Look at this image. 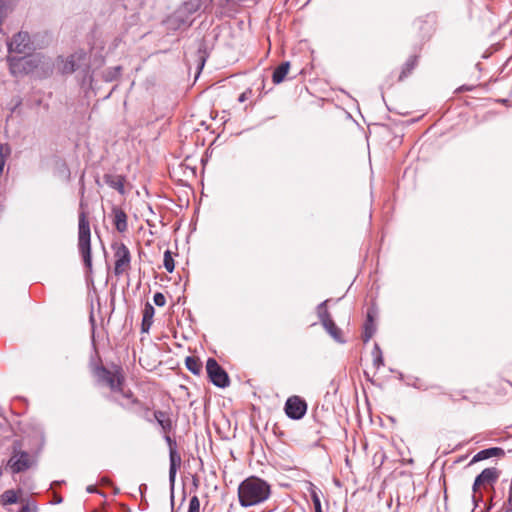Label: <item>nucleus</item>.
I'll return each instance as SVG.
<instances>
[{
    "instance_id": "nucleus-1",
    "label": "nucleus",
    "mask_w": 512,
    "mask_h": 512,
    "mask_svg": "<svg viewBox=\"0 0 512 512\" xmlns=\"http://www.w3.org/2000/svg\"><path fill=\"white\" fill-rule=\"evenodd\" d=\"M271 494L268 482H240L238 499L242 507L258 505L266 501Z\"/></svg>"
},
{
    "instance_id": "nucleus-2",
    "label": "nucleus",
    "mask_w": 512,
    "mask_h": 512,
    "mask_svg": "<svg viewBox=\"0 0 512 512\" xmlns=\"http://www.w3.org/2000/svg\"><path fill=\"white\" fill-rule=\"evenodd\" d=\"M63 62V66L60 69L62 74H71L75 71L82 73V82L85 84L89 82L91 84L93 77L91 74V67L88 62L87 53L84 50H78L68 56L66 59L60 58Z\"/></svg>"
},
{
    "instance_id": "nucleus-3",
    "label": "nucleus",
    "mask_w": 512,
    "mask_h": 512,
    "mask_svg": "<svg viewBox=\"0 0 512 512\" xmlns=\"http://www.w3.org/2000/svg\"><path fill=\"white\" fill-rule=\"evenodd\" d=\"M78 249L82 256L85 267L88 270L92 269V256H91V231L90 224L86 219L84 212L79 215L78 226Z\"/></svg>"
},
{
    "instance_id": "nucleus-4",
    "label": "nucleus",
    "mask_w": 512,
    "mask_h": 512,
    "mask_svg": "<svg viewBox=\"0 0 512 512\" xmlns=\"http://www.w3.org/2000/svg\"><path fill=\"white\" fill-rule=\"evenodd\" d=\"M97 377L99 381L105 383L113 393L122 392L125 376L121 366H114L113 370L101 366L97 369Z\"/></svg>"
},
{
    "instance_id": "nucleus-5",
    "label": "nucleus",
    "mask_w": 512,
    "mask_h": 512,
    "mask_svg": "<svg viewBox=\"0 0 512 512\" xmlns=\"http://www.w3.org/2000/svg\"><path fill=\"white\" fill-rule=\"evenodd\" d=\"M6 61L14 77L28 75L38 67V60L31 57L7 56Z\"/></svg>"
},
{
    "instance_id": "nucleus-6",
    "label": "nucleus",
    "mask_w": 512,
    "mask_h": 512,
    "mask_svg": "<svg viewBox=\"0 0 512 512\" xmlns=\"http://www.w3.org/2000/svg\"><path fill=\"white\" fill-rule=\"evenodd\" d=\"M114 251V274L121 276L128 268H130L131 253L128 247L122 242H114L111 245Z\"/></svg>"
},
{
    "instance_id": "nucleus-7",
    "label": "nucleus",
    "mask_w": 512,
    "mask_h": 512,
    "mask_svg": "<svg viewBox=\"0 0 512 512\" xmlns=\"http://www.w3.org/2000/svg\"><path fill=\"white\" fill-rule=\"evenodd\" d=\"M206 371L209 380L219 388H226L230 384L228 373L222 368L214 358H208L206 362Z\"/></svg>"
},
{
    "instance_id": "nucleus-8",
    "label": "nucleus",
    "mask_w": 512,
    "mask_h": 512,
    "mask_svg": "<svg viewBox=\"0 0 512 512\" xmlns=\"http://www.w3.org/2000/svg\"><path fill=\"white\" fill-rule=\"evenodd\" d=\"M8 51L17 54H28L34 50V45L31 41L28 32L20 31L7 42Z\"/></svg>"
},
{
    "instance_id": "nucleus-9",
    "label": "nucleus",
    "mask_w": 512,
    "mask_h": 512,
    "mask_svg": "<svg viewBox=\"0 0 512 512\" xmlns=\"http://www.w3.org/2000/svg\"><path fill=\"white\" fill-rule=\"evenodd\" d=\"M121 394L123 400L118 399L114 396H109L108 399L120 405L123 409L131 413H139L140 409L148 411V407L144 405L138 398H136L131 390L118 392Z\"/></svg>"
},
{
    "instance_id": "nucleus-10",
    "label": "nucleus",
    "mask_w": 512,
    "mask_h": 512,
    "mask_svg": "<svg viewBox=\"0 0 512 512\" xmlns=\"http://www.w3.org/2000/svg\"><path fill=\"white\" fill-rule=\"evenodd\" d=\"M307 408L306 401L297 395L290 396L284 406L287 417L292 420L302 419L307 412Z\"/></svg>"
},
{
    "instance_id": "nucleus-11",
    "label": "nucleus",
    "mask_w": 512,
    "mask_h": 512,
    "mask_svg": "<svg viewBox=\"0 0 512 512\" xmlns=\"http://www.w3.org/2000/svg\"><path fill=\"white\" fill-rule=\"evenodd\" d=\"M164 439L169 447V480H175L177 470L181 465V456L177 451V443L175 439L171 438L168 433L164 435Z\"/></svg>"
},
{
    "instance_id": "nucleus-12",
    "label": "nucleus",
    "mask_w": 512,
    "mask_h": 512,
    "mask_svg": "<svg viewBox=\"0 0 512 512\" xmlns=\"http://www.w3.org/2000/svg\"><path fill=\"white\" fill-rule=\"evenodd\" d=\"M31 466L30 455L27 452L14 454L8 461L5 470L11 473H19L29 469Z\"/></svg>"
},
{
    "instance_id": "nucleus-13",
    "label": "nucleus",
    "mask_w": 512,
    "mask_h": 512,
    "mask_svg": "<svg viewBox=\"0 0 512 512\" xmlns=\"http://www.w3.org/2000/svg\"><path fill=\"white\" fill-rule=\"evenodd\" d=\"M200 9V0H189L182 4V6L176 11L171 21L177 23V27L186 24V20L183 18L184 14L191 15Z\"/></svg>"
},
{
    "instance_id": "nucleus-14",
    "label": "nucleus",
    "mask_w": 512,
    "mask_h": 512,
    "mask_svg": "<svg viewBox=\"0 0 512 512\" xmlns=\"http://www.w3.org/2000/svg\"><path fill=\"white\" fill-rule=\"evenodd\" d=\"M377 315V309L371 306L367 310V316L364 323V332L362 339L364 343H368L376 332L375 317Z\"/></svg>"
},
{
    "instance_id": "nucleus-15",
    "label": "nucleus",
    "mask_w": 512,
    "mask_h": 512,
    "mask_svg": "<svg viewBox=\"0 0 512 512\" xmlns=\"http://www.w3.org/2000/svg\"><path fill=\"white\" fill-rule=\"evenodd\" d=\"M113 224L119 233H124L128 229L127 214L119 206L113 205L112 209Z\"/></svg>"
},
{
    "instance_id": "nucleus-16",
    "label": "nucleus",
    "mask_w": 512,
    "mask_h": 512,
    "mask_svg": "<svg viewBox=\"0 0 512 512\" xmlns=\"http://www.w3.org/2000/svg\"><path fill=\"white\" fill-rule=\"evenodd\" d=\"M125 176L123 175H114L110 173H106L103 176V181L106 185H108L110 188L117 190L121 195L125 194Z\"/></svg>"
},
{
    "instance_id": "nucleus-17",
    "label": "nucleus",
    "mask_w": 512,
    "mask_h": 512,
    "mask_svg": "<svg viewBox=\"0 0 512 512\" xmlns=\"http://www.w3.org/2000/svg\"><path fill=\"white\" fill-rule=\"evenodd\" d=\"M504 454H505L504 450L500 447H490V448L483 449L473 456L472 460L470 461V463L468 464L467 467H470L472 464H474L476 462H479V461H482L485 459H489V458L495 457V456H503Z\"/></svg>"
},
{
    "instance_id": "nucleus-18",
    "label": "nucleus",
    "mask_w": 512,
    "mask_h": 512,
    "mask_svg": "<svg viewBox=\"0 0 512 512\" xmlns=\"http://www.w3.org/2000/svg\"><path fill=\"white\" fill-rule=\"evenodd\" d=\"M326 332L338 343L344 344L346 340L342 336L341 329L335 324V322L331 320H326L325 323L322 324Z\"/></svg>"
},
{
    "instance_id": "nucleus-19",
    "label": "nucleus",
    "mask_w": 512,
    "mask_h": 512,
    "mask_svg": "<svg viewBox=\"0 0 512 512\" xmlns=\"http://www.w3.org/2000/svg\"><path fill=\"white\" fill-rule=\"evenodd\" d=\"M308 484L309 486L307 488V491L313 502L315 512H323L320 500L321 496L323 495L321 489L315 486L313 482H308Z\"/></svg>"
},
{
    "instance_id": "nucleus-20",
    "label": "nucleus",
    "mask_w": 512,
    "mask_h": 512,
    "mask_svg": "<svg viewBox=\"0 0 512 512\" xmlns=\"http://www.w3.org/2000/svg\"><path fill=\"white\" fill-rule=\"evenodd\" d=\"M155 310L154 307L150 303H146L144 310H143V318L141 323V331L142 332H148L152 323H153V316H154Z\"/></svg>"
},
{
    "instance_id": "nucleus-21",
    "label": "nucleus",
    "mask_w": 512,
    "mask_h": 512,
    "mask_svg": "<svg viewBox=\"0 0 512 512\" xmlns=\"http://www.w3.org/2000/svg\"><path fill=\"white\" fill-rule=\"evenodd\" d=\"M289 69H290L289 61L282 62L279 66H277L272 74L273 83L280 84L281 82H283L286 75L289 72Z\"/></svg>"
},
{
    "instance_id": "nucleus-22",
    "label": "nucleus",
    "mask_w": 512,
    "mask_h": 512,
    "mask_svg": "<svg viewBox=\"0 0 512 512\" xmlns=\"http://www.w3.org/2000/svg\"><path fill=\"white\" fill-rule=\"evenodd\" d=\"M500 470L496 467H489L482 470L474 480H496L500 477Z\"/></svg>"
},
{
    "instance_id": "nucleus-23",
    "label": "nucleus",
    "mask_w": 512,
    "mask_h": 512,
    "mask_svg": "<svg viewBox=\"0 0 512 512\" xmlns=\"http://www.w3.org/2000/svg\"><path fill=\"white\" fill-rule=\"evenodd\" d=\"M185 366L194 375H199L202 371V363L198 358L187 356L185 359Z\"/></svg>"
},
{
    "instance_id": "nucleus-24",
    "label": "nucleus",
    "mask_w": 512,
    "mask_h": 512,
    "mask_svg": "<svg viewBox=\"0 0 512 512\" xmlns=\"http://www.w3.org/2000/svg\"><path fill=\"white\" fill-rule=\"evenodd\" d=\"M417 59L418 57L416 55H412L406 60L399 76L400 80L406 78L413 71L417 65Z\"/></svg>"
},
{
    "instance_id": "nucleus-25",
    "label": "nucleus",
    "mask_w": 512,
    "mask_h": 512,
    "mask_svg": "<svg viewBox=\"0 0 512 512\" xmlns=\"http://www.w3.org/2000/svg\"><path fill=\"white\" fill-rule=\"evenodd\" d=\"M330 300H324L323 302H321L320 304H318L317 308H316V312H317V316L321 322V324L325 323L326 320H331V316H330V313L327 309V304Z\"/></svg>"
},
{
    "instance_id": "nucleus-26",
    "label": "nucleus",
    "mask_w": 512,
    "mask_h": 512,
    "mask_svg": "<svg viewBox=\"0 0 512 512\" xmlns=\"http://www.w3.org/2000/svg\"><path fill=\"white\" fill-rule=\"evenodd\" d=\"M18 501L17 492L10 489L6 490L0 497V502L2 505L14 504Z\"/></svg>"
},
{
    "instance_id": "nucleus-27",
    "label": "nucleus",
    "mask_w": 512,
    "mask_h": 512,
    "mask_svg": "<svg viewBox=\"0 0 512 512\" xmlns=\"http://www.w3.org/2000/svg\"><path fill=\"white\" fill-rule=\"evenodd\" d=\"M121 66H115V67H111V68H108L105 72H104V80L106 82H112L114 80H116L120 74H121Z\"/></svg>"
},
{
    "instance_id": "nucleus-28",
    "label": "nucleus",
    "mask_w": 512,
    "mask_h": 512,
    "mask_svg": "<svg viewBox=\"0 0 512 512\" xmlns=\"http://www.w3.org/2000/svg\"><path fill=\"white\" fill-rule=\"evenodd\" d=\"M34 440H35V446L37 449H42V447L45 444V434L41 427H37L34 430Z\"/></svg>"
},
{
    "instance_id": "nucleus-29",
    "label": "nucleus",
    "mask_w": 512,
    "mask_h": 512,
    "mask_svg": "<svg viewBox=\"0 0 512 512\" xmlns=\"http://www.w3.org/2000/svg\"><path fill=\"white\" fill-rule=\"evenodd\" d=\"M163 264L167 272L172 273L174 271L175 263L170 250L164 252Z\"/></svg>"
},
{
    "instance_id": "nucleus-30",
    "label": "nucleus",
    "mask_w": 512,
    "mask_h": 512,
    "mask_svg": "<svg viewBox=\"0 0 512 512\" xmlns=\"http://www.w3.org/2000/svg\"><path fill=\"white\" fill-rule=\"evenodd\" d=\"M188 512H200V501L196 495L189 501Z\"/></svg>"
},
{
    "instance_id": "nucleus-31",
    "label": "nucleus",
    "mask_w": 512,
    "mask_h": 512,
    "mask_svg": "<svg viewBox=\"0 0 512 512\" xmlns=\"http://www.w3.org/2000/svg\"><path fill=\"white\" fill-rule=\"evenodd\" d=\"M153 302L156 306L163 307L166 304V298L163 293L156 292L153 296Z\"/></svg>"
},
{
    "instance_id": "nucleus-32",
    "label": "nucleus",
    "mask_w": 512,
    "mask_h": 512,
    "mask_svg": "<svg viewBox=\"0 0 512 512\" xmlns=\"http://www.w3.org/2000/svg\"><path fill=\"white\" fill-rule=\"evenodd\" d=\"M158 425L161 427L165 434L169 433L173 428L172 420L170 418L163 421L159 420Z\"/></svg>"
},
{
    "instance_id": "nucleus-33",
    "label": "nucleus",
    "mask_w": 512,
    "mask_h": 512,
    "mask_svg": "<svg viewBox=\"0 0 512 512\" xmlns=\"http://www.w3.org/2000/svg\"><path fill=\"white\" fill-rule=\"evenodd\" d=\"M20 512H37V505L34 501H27L22 505Z\"/></svg>"
},
{
    "instance_id": "nucleus-34",
    "label": "nucleus",
    "mask_w": 512,
    "mask_h": 512,
    "mask_svg": "<svg viewBox=\"0 0 512 512\" xmlns=\"http://www.w3.org/2000/svg\"><path fill=\"white\" fill-rule=\"evenodd\" d=\"M153 415L157 423L159 420L163 421L170 418L167 412L161 410H156Z\"/></svg>"
},
{
    "instance_id": "nucleus-35",
    "label": "nucleus",
    "mask_w": 512,
    "mask_h": 512,
    "mask_svg": "<svg viewBox=\"0 0 512 512\" xmlns=\"http://www.w3.org/2000/svg\"><path fill=\"white\" fill-rule=\"evenodd\" d=\"M134 490L135 493H132L133 497L136 498L137 494H139L141 498H143L144 493L147 491V485L145 483H142L137 488L135 487Z\"/></svg>"
},
{
    "instance_id": "nucleus-36",
    "label": "nucleus",
    "mask_w": 512,
    "mask_h": 512,
    "mask_svg": "<svg viewBox=\"0 0 512 512\" xmlns=\"http://www.w3.org/2000/svg\"><path fill=\"white\" fill-rule=\"evenodd\" d=\"M373 365L379 369L381 366L384 365V359L383 355H376L373 359Z\"/></svg>"
},
{
    "instance_id": "nucleus-37",
    "label": "nucleus",
    "mask_w": 512,
    "mask_h": 512,
    "mask_svg": "<svg viewBox=\"0 0 512 512\" xmlns=\"http://www.w3.org/2000/svg\"><path fill=\"white\" fill-rule=\"evenodd\" d=\"M492 482H473V492H474V495H473V500L476 501V496H475V493L477 492V490L481 487V486H484L485 484H491Z\"/></svg>"
},
{
    "instance_id": "nucleus-38",
    "label": "nucleus",
    "mask_w": 512,
    "mask_h": 512,
    "mask_svg": "<svg viewBox=\"0 0 512 512\" xmlns=\"http://www.w3.org/2000/svg\"><path fill=\"white\" fill-rule=\"evenodd\" d=\"M250 94H252V90H251V89H247L246 91H244L243 93H241V94L239 95V97H238V101H239L240 103L245 102V101L248 99V97H249V95H250Z\"/></svg>"
},
{
    "instance_id": "nucleus-39",
    "label": "nucleus",
    "mask_w": 512,
    "mask_h": 512,
    "mask_svg": "<svg viewBox=\"0 0 512 512\" xmlns=\"http://www.w3.org/2000/svg\"><path fill=\"white\" fill-rule=\"evenodd\" d=\"M199 64H198V69L199 71H201L204 67V64H205V61H206V57L204 56V53H202V50L199 49Z\"/></svg>"
},
{
    "instance_id": "nucleus-40",
    "label": "nucleus",
    "mask_w": 512,
    "mask_h": 512,
    "mask_svg": "<svg viewBox=\"0 0 512 512\" xmlns=\"http://www.w3.org/2000/svg\"><path fill=\"white\" fill-rule=\"evenodd\" d=\"M149 411H150L149 408H148V411L144 410V409H140L139 413H136V414L143 417L146 421L152 422V419L148 416Z\"/></svg>"
},
{
    "instance_id": "nucleus-41",
    "label": "nucleus",
    "mask_w": 512,
    "mask_h": 512,
    "mask_svg": "<svg viewBox=\"0 0 512 512\" xmlns=\"http://www.w3.org/2000/svg\"><path fill=\"white\" fill-rule=\"evenodd\" d=\"M474 88L475 87L473 85H462L456 89V92L460 93V92H465V91H472V90H474Z\"/></svg>"
},
{
    "instance_id": "nucleus-42",
    "label": "nucleus",
    "mask_w": 512,
    "mask_h": 512,
    "mask_svg": "<svg viewBox=\"0 0 512 512\" xmlns=\"http://www.w3.org/2000/svg\"><path fill=\"white\" fill-rule=\"evenodd\" d=\"M176 482H170V500H171V507H174V488H175ZM172 512H174L172 510Z\"/></svg>"
},
{
    "instance_id": "nucleus-43",
    "label": "nucleus",
    "mask_w": 512,
    "mask_h": 512,
    "mask_svg": "<svg viewBox=\"0 0 512 512\" xmlns=\"http://www.w3.org/2000/svg\"><path fill=\"white\" fill-rule=\"evenodd\" d=\"M3 151H4V146H1L0 147V174H2L3 172V169H4V165H5V159H4V156H3Z\"/></svg>"
},
{
    "instance_id": "nucleus-44",
    "label": "nucleus",
    "mask_w": 512,
    "mask_h": 512,
    "mask_svg": "<svg viewBox=\"0 0 512 512\" xmlns=\"http://www.w3.org/2000/svg\"><path fill=\"white\" fill-rule=\"evenodd\" d=\"M372 355H373V357H375L376 355H382L381 348L377 343L374 344V348L372 350Z\"/></svg>"
},
{
    "instance_id": "nucleus-45",
    "label": "nucleus",
    "mask_w": 512,
    "mask_h": 512,
    "mask_svg": "<svg viewBox=\"0 0 512 512\" xmlns=\"http://www.w3.org/2000/svg\"><path fill=\"white\" fill-rule=\"evenodd\" d=\"M63 502V498L60 496H55L54 499L50 502L51 504H60Z\"/></svg>"
},
{
    "instance_id": "nucleus-46",
    "label": "nucleus",
    "mask_w": 512,
    "mask_h": 512,
    "mask_svg": "<svg viewBox=\"0 0 512 512\" xmlns=\"http://www.w3.org/2000/svg\"><path fill=\"white\" fill-rule=\"evenodd\" d=\"M6 15L3 8V0H0V19Z\"/></svg>"
},
{
    "instance_id": "nucleus-47",
    "label": "nucleus",
    "mask_w": 512,
    "mask_h": 512,
    "mask_svg": "<svg viewBox=\"0 0 512 512\" xmlns=\"http://www.w3.org/2000/svg\"><path fill=\"white\" fill-rule=\"evenodd\" d=\"M86 491L88 493H93V492H97V489L95 486L90 485V486H87Z\"/></svg>"
},
{
    "instance_id": "nucleus-48",
    "label": "nucleus",
    "mask_w": 512,
    "mask_h": 512,
    "mask_svg": "<svg viewBox=\"0 0 512 512\" xmlns=\"http://www.w3.org/2000/svg\"><path fill=\"white\" fill-rule=\"evenodd\" d=\"M244 480H251V481H254V480H262L261 478L257 477V476H249L247 478H245Z\"/></svg>"
},
{
    "instance_id": "nucleus-49",
    "label": "nucleus",
    "mask_w": 512,
    "mask_h": 512,
    "mask_svg": "<svg viewBox=\"0 0 512 512\" xmlns=\"http://www.w3.org/2000/svg\"><path fill=\"white\" fill-rule=\"evenodd\" d=\"M95 183H96V185H97V186H99V187H101V186H102V184H101V182H100L99 178H97V179L95 180Z\"/></svg>"
},
{
    "instance_id": "nucleus-50",
    "label": "nucleus",
    "mask_w": 512,
    "mask_h": 512,
    "mask_svg": "<svg viewBox=\"0 0 512 512\" xmlns=\"http://www.w3.org/2000/svg\"><path fill=\"white\" fill-rule=\"evenodd\" d=\"M90 322L92 323V327L94 328V317L93 314L90 316Z\"/></svg>"
},
{
    "instance_id": "nucleus-51",
    "label": "nucleus",
    "mask_w": 512,
    "mask_h": 512,
    "mask_svg": "<svg viewBox=\"0 0 512 512\" xmlns=\"http://www.w3.org/2000/svg\"><path fill=\"white\" fill-rule=\"evenodd\" d=\"M282 486L285 487V488L290 487L289 483H287V482L283 483Z\"/></svg>"
},
{
    "instance_id": "nucleus-52",
    "label": "nucleus",
    "mask_w": 512,
    "mask_h": 512,
    "mask_svg": "<svg viewBox=\"0 0 512 512\" xmlns=\"http://www.w3.org/2000/svg\"><path fill=\"white\" fill-rule=\"evenodd\" d=\"M62 482L60 481H57V482H51L50 486L52 487L54 484H61Z\"/></svg>"
},
{
    "instance_id": "nucleus-53",
    "label": "nucleus",
    "mask_w": 512,
    "mask_h": 512,
    "mask_svg": "<svg viewBox=\"0 0 512 512\" xmlns=\"http://www.w3.org/2000/svg\"><path fill=\"white\" fill-rule=\"evenodd\" d=\"M192 484H193V486H194L195 488H197V487H198V482L193 481V482H192Z\"/></svg>"
},
{
    "instance_id": "nucleus-54",
    "label": "nucleus",
    "mask_w": 512,
    "mask_h": 512,
    "mask_svg": "<svg viewBox=\"0 0 512 512\" xmlns=\"http://www.w3.org/2000/svg\"><path fill=\"white\" fill-rule=\"evenodd\" d=\"M335 484H336L338 487H341V482H340V481L335 482Z\"/></svg>"
},
{
    "instance_id": "nucleus-55",
    "label": "nucleus",
    "mask_w": 512,
    "mask_h": 512,
    "mask_svg": "<svg viewBox=\"0 0 512 512\" xmlns=\"http://www.w3.org/2000/svg\"><path fill=\"white\" fill-rule=\"evenodd\" d=\"M99 480L104 481V480H108V478L107 477H101Z\"/></svg>"
},
{
    "instance_id": "nucleus-56",
    "label": "nucleus",
    "mask_w": 512,
    "mask_h": 512,
    "mask_svg": "<svg viewBox=\"0 0 512 512\" xmlns=\"http://www.w3.org/2000/svg\"><path fill=\"white\" fill-rule=\"evenodd\" d=\"M6 152L9 153L10 152V148L7 146L6 147Z\"/></svg>"
},
{
    "instance_id": "nucleus-57",
    "label": "nucleus",
    "mask_w": 512,
    "mask_h": 512,
    "mask_svg": "<svg viewBox=\"0 0 512 512\" xmlns=\"http://www.w3.org/2000/svg\"><path fill=\"white\" fill-rule=\"evenodd\" d=\"M445 484H446V481H443V487L446 490Z\"/></svg>"
},
{
    "instance_id": "nucleus-58",
    "label": "nucleus",
    "mask_w": 512,
    "mask_h": 512,
    "mask_svg": "<svg viewBox=\"0 0 512 512\" xmlns=\"http://www.w3.org/2000/svg\"><path fill=\"white\" fill-rule=\"evenodd\" d=\"M505 512H512V509H507L505 510Z\"/></svg>"
},
{
    "instance_id": "nucleus-59",
    "label": "nucleus",
    "mask_w": 512,
    "mask_h": 512,
    "mask_svg": "<svg viewBox=\"0 0 512 512\" xmlns=\"http://www.w3.org/2000/svg\"><path fill=\"white\" fill-rule=\"evenodd\" d=\"M510 483H511V485H510V491L512 492V481H511Z\"/></svg>"
}]
</instances>
